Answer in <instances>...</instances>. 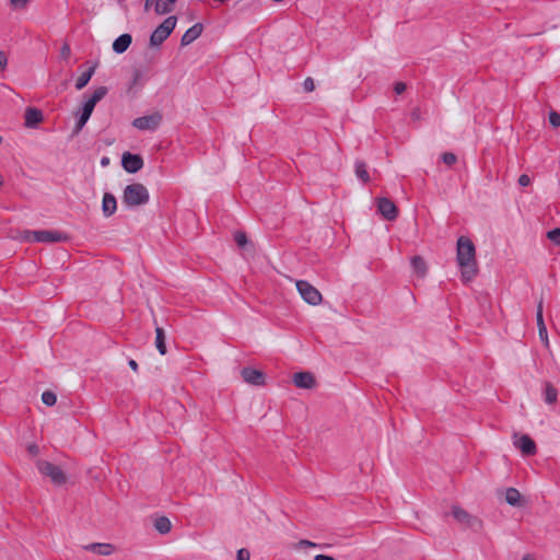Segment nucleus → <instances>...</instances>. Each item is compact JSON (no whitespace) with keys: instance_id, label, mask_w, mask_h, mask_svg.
<instances>
[{"instance_id":"39","label":"nucleus","mask_w":560,"mask_h":560,"mask_svg":"<svg viewBox=\"0 0 560 560\" xmlns=\"http://www.w3.org/2000/svg\"><path fill=\"white\" fill-rule=\"evenodd\" d=\"M8 65L7 55L3 51H0V71L4 70Z\"/></svg>"},{"instance_id":"9","label":"nucleus","mask_w":560,"mask_h":560,"mask_svg":"<svg viewBox=\"0 0 560 560\" xmlns=\"http://www.w3.org/2000/svg\"><path fill=\"white\" fill-rule=\"evenodd\" d=\"M121 165L127 173L135 174L143 167V160L139 154L125 152L121 156Z\"/></svg>"},{"instance_id":"51","label":"nucleus","mask_w":560,"mask_h":560,"mask_svg":"<svg viewBox=\"0 0 560 560\" xmlns=\"http://www.w3.org/2000/svg\"><path fill=\"white\" fill-rule=\"evenodd\" d=\"M2 142V137L0 136V143Z\"/></svg>"},{"instance_id":"7","label":"nucleus","mask_w":560,"mask_h":560,"mask_svg":"<svg viewBox=\"0 0 560 560\" xmlns=\"http://www.w3.org/2000/svg\"><path fill=\"white\" fill-rule=\"evenodd\" d=\"M161 121H162V115L160 113L155 112L151 115L141 116V117L133 119L132 126L135 128H137L138 130H142V131H145V130L155 131L159 128Z\"/></svg>"},{"instance_id":"5","label":"nucleus","mask_w":560,"mask_h":560,"mask_svg":"<svg viewBox=\"0 0 560 560\" xmlns=\"http://www.w3.org/2000/svg\"><path fill=\"white\" fill-rule=\"evenodd\" d=\"M37 468L42 475L49 477L55 485L60 486L66 482V476L59 466L40 460L37 463Z\"/></svg>"},{"instance_id":"8","label":"nucleus","mask_w":560,"mask_h":560,"mask_svg":"<svg viewBox=\"0 0 560 560\" xmlns=\"http://www.w3.org/2000/svg\"><path fill=\"white\" fill-rule=\"evenodd\" d=\"M68 240V235L63 232L55 230H39L34 234V242L36 243H58Z\"/></svg>"},{"instance_id":"31","label":"nucleus","mask_w":560,"mask_h":560,"mask_svg":"<svg viewBox=\"0 0 560 560\" xmlns=\"http://www.w3.org/2000/svg\"><path fill=\"white\" fill-rule=\"evenodd\" d=\"M37 233V231H31V230H24L20 233V236L19 238L23 242H30V243H35L34 242V234Z\"/></svg>"},{"instance_id":"45","label":"nucleus","mask_w":560,"mask_h":560,"mask_svg":"<svg viewBox=\"0 0 560 560\" xmlns=\"http://www.w3.org/2000/svg\"><path fill=\"white\" fill-rule=\"evenodd\" d=\"M140 78H141V73L136 71L133 79H132V84H137L139 82Z\"/></svg>"},{"instance_id":"38","label":"nucleus","mask_w":560,"mask_h":560,"mask_svg":"<svg viewBox=\"0 0 560 560\" xmlns=\"http://www.w3.org/2000/svg\"><path fill=\"white\" fill-rule=\"evenodd\" d=\"M530 177L527 175V174H522L520 177H518V184L520 186L522 187H526L530 184Z\"/></svg>"},{"instance_id":"20","label":"nucleus","mask_w":560,"mask_h":560,"mask_svg":"<svg viewBox=\"0 0 560 560\" xmlns=\"http://www.w3.org/2000/svg\"><path fill=\"white\" fill-rule=\"evenodd\" d=\"M177 0H153L154 11L158 15H164L173 11Z\"/></svg>"},{"instance_id":"14","label":"nucleus","mask_w":560,"mask_h":560,"mask_svg":"<svg viewBox=\"0 0 560 560\" xmlns=\"http://www.w3.org/2000/svg\"><path fill=\"white\" fill-rule=\"evenodd\" d=\"M202 24L196 23L191 27H189L184 35L182 36L180 44L182 46H187L195 42L202 33Z\"/></svg>"},{"instance_id":"15","label":"nucleus","mask_w":560,"mask_h":560,"mask_svg":"<svg viewBox=\"0 0 560 560\" xmlns=\"http://www.w3.org/2000/svg\"><path fill=\"white\" fill-rule=\"evenodd\" d=\"M85 550L101 555V556H109L114 552L115 547L112 544L107 542H93L85 545L83 547Z\"/></svg>"},{"instance_id":"22","label":"nucleus","mask_w":560,"mask_h":560,"mask_svg":"<svg viewBox=\"0 0 560 560\" xmlns=\"http://www.w3.org/2000/svg\"><path fill=\"white\" fill-rule=\"evenodd\" d=\"M154 528L161 535L168 534L172 529V523L166 516H159L154 520Z\"/></svg>"},{"instance_id":"13","label":"nucleus","mask_w":560,"mask_h":560,"mask_svg":"<svg viewBox=\"0 0 560 560\" xmlns=\"http://www.w3.org/2000/svg\"><path fill=\"white\" fill-rule=\"evenodd\" d=\"M293 383L299 388L310 389L315 385V378L310 372H298L293 375Z\"/></svg>"},{"instance_id":"4","label":"nucleus","mask_w":560,"mask_h":560,"mask_svg":"<svg viewBox=\"0 0 560 560\" xmlns=\"http://www.w3.org/2000/svg\"><path fill=\"white\" fill-rule=\"evenodd\" d=\"M177 23V18L174 15L167 16L151 34V46H161L163 42L172 34Z\"/></svg>"},{"instance_id":"2","label":"nucleus","mask_w":560,"mask_h":560,"mask_svg":"<svg viewBox=\"0 0 560 560\" xmlns=\"http://www.w3.org/2000/svg\"><path fill=\"white\" fill-rule=\"evenodd\" d=\"M108 90L106 86H98L91 96H89L82 105L80 116L75 122L74 133H79L90 119L94 107L106 94Z\"/></svg>"},{"instance_id":"11","label":"nucleus","mask_w":560,"mask_h":560,"mask_svg":"<svg viewBox=\"0 0 560 560\" xmlns=\"http://www.w3.org/2000/svg\"><path fill=\"white\" fill-rule=\"evenodd\" d=\"M377 210L387 220H395L398 215V210L395 203L388 198L377 199Z\"/></svg>"},{"instance_id":"23","label":"nucleus","mask_w":560,"mask_h":560,"mask_svg":"<svg viewBox=\"0 0 560 560\" xmlns=\"http://www.w3.org/2000/svg\"><path fill=\"white\" fill-rule=\"evenodd\" d=\"M355 175L363 183H368L370 180V175L366 170V164L363 161H355L354 164Z\"/></svg>"},{"instance_id":"19","label":"nucleus","mask_w":560,"mask_h":560,"mask_svg":"<svg viewBox=\"0 0 560 560\" xmlns=\"http://www.w3.org/2000/svg\"><path fill=\"white\" fill-rule=\"evenodd\" d=\"M43 120V113L37 108H27L25 112V126L36 127Z\"/></svg>"},{"instance_id":"17","label":"nucleus","mask_w":560,"mask_h":560,"mask_svg":"<svg viewBox=\"0 0 560 560\" xmlns=\"http://www.w3.org/2000/svg\"><path fill=\"white\" fill-rule=\"evenodd\" d=\"M542 399L547 405H555L558 400V389L550 382L544 383Z\"/></svg>"},{"instance_id":"42","label":"nucleus","mask_w":560,"mask_h":560,"mask_svg":"<svg viewBox=\"0 0 560 560\" xmlns=\"http://www.w3.org/2000/svg\"><path fill=\"white\" fill-rule=\"evenodd\" d=\"M299 546H300V547H312V548H316V547H318V545H317V544H315V542H313V541H310V540H306V539H302V540H300Z\"/></svg>"},{"instance_id":"47","label":"nucleus","mask_w":560,"mask_h":560,"mask_svg":"<svg viewBox=\"0 0 560 560\" xmlns=\"http://www.w3.org/2000/svg\"><path fill=\"white\" fill-rule=\"evenodd\" d=\"M108 163H109V159L107 156L102 158V160H101L102 166H106V165H108Z\"/></svg>"},{"instance_id":"41","label":"nucleus","mask_w":560,"mask_h":560,"mask_svg":"<svg viewBox=\"0 0 560 560\" xmlns=\"http://www.w3.org/2000/svg\"><path fill=\"white\" fill-rule=\"evenodd\" d=\"M410 116H411V119L412 120H420L421 119V110L420 108H413L410 113Z\"/></svg>"},{"instance_id":"12","label":"nucleus","mask_w":560,"mask_h":560,"mask_svg":"<svg viewBox=\"0 0 560 560\" xmlns=\"http://www.w3.org/2000/svg\"><path fill=\"white\" fill-rule=\"evenodd\" d=\"M241 375L243 380L250 385L261 386L265 384V374L259 370L253 368H243Z\"/></svg>"},{"instance_id":"32","label":"nucleus","mask_w":560,"mask_h":560,"mask_svg":"<svg viewBox=\"0 0 560 560\" xmlns=\"http://www.w3.org/2000/svg\"><path fill=\"white\" fill-rule=\"evenodd\" d=\"M234 240L240 247H244L247 244V236L244 232H236L234 234Z\"/></svg>"},{"instance_id":"48","label":"nucleus","mask_w":560,"mask_h":560,"mask_svg":"<svg viewBox=\"0 0 560 560\" xmlns=\"http://www.w3.org/2000/svg\"><path fill=\"white\" fill-rule=\"evenodd\" d=\"M28 451H30L32 454H36V453H37V451H38V448H37V446H36V445H31V446L28 447Z\"/></svg>"},{"instance_id":"18","label":"nucleus","mask_w":560,"mask_h":560,"mask_svg":"<svg viewBox=\"0 0 560 560\" xmlns=\"http://www.w3.org/2000/svg\"><path fill=\"white\" fill-rule=\"evenodd\" d=\"M132 42V37L130 34H121L120 36H118L114 43H113V50L116 52V54H122L125 52L128 47L130 46Z\"/></svg>"},{"instance_id":"37","label":"nucleus","mask_w":560,"mask_h":560,"mask_svg":"<svg viewBox=\"0 0 560 560\" xmlns=\"http://www.w3.org/2000/svg\"><path fill=\"white\" fill-rule=\"evenodd\" d=\"M303 88L306 92H312L315 89V84L312 78H306L303 82Z\"/></svg>"},{"instance_id":"26","label":"nucleus","mask_w":560,"mask_h":560,"mask_svg":"<svg viewBox=\"0 0 560 560\" xmlns=\"http://www.w3.org/2000/svg\"><path fill=\"white\" fill-rule=\"evenodd\" d=\"M521 493L515 488H509L505 492V501L512 505L517 506L520 504Z\"/></svg>"},{"instance_id":"43","label":"nucleus","mask_w":560,"mask_h":560,"mask_svg":"<svg viewBox=\"0 0 560 560\" xmlns=\"http://www.w3.org/2000/svg\"><path fill=\"white\" fill-rule=\"evenodd\" d=\"M314 560H336L334 557L327 555H317Z\"/></svg>"},{"instance_id":"24","label":"nucleus","mask_w":560,"mask_h":560,"mask_svg":"<svg viewBox=\"0 0 560 560\" xmlns=\"http://www.w3.org/2000/svg\"><path fill=\"white\" fill-rule=\"evenodd\" d=\"M94 73V68H90L86 71L82 72L75 81V89L82 90L91 80Z\"/></svg>"},{"instance_id":"29","label":"nucleus","mask_w":560,"mask_h":560,"mask_svg":"<svg viewBox=\"0 0 560 560\" xmlns=\"http://www.w3.org/2000/svg\"><path fill=\"white\" fill-rule=\"evenodd\" d=\"M42 401L46 405V406H54L56 402H57V396L55 393H52L51 390H45L43 394H42Z\"/></svg>"},{"instance_id":"25","label":"nucleus","mask_w":560,"mask_h":560,"mask_svg":"<svg viewBox=\"0 0 560 560\" xmlns=\"http://www.w3.org/2000/svg\"><path fill=\"white\" fill-rule=\"evenodd\" d=\"M452 514H453L454 518L456 521H458L459 523L468 524V525L470 524V520H471L470 515L462 508L454 506L452 509Z\"/></svg>"},{"instance_id":"46","label":"nucleus","mask_w":560,"mask_h":560,"mask_svg":"<svg viewBox=\"0 0 560 560\" xmlns=\"http://www.w3.org/2000/svg\"><path fill=\"white\" fill-rule=\"evenodd\" d=\"M152 1L153 0H145V2H144V11L148 12L150 10V8L152 7Z\"/></svg>"},{"instance_id":"10","label":"nucleus","mask_w":560,"mask_h":560,"mask_svg":"<svg viewBox=\"0 0 560 560\" xmlns=\"http://www.w3.org/2000/svg\"><path fill=\"white\" fill-rule=\"evenodd\" d=\"M514 445L522 452L523 455L525 456H533L536 454L537 452V447H536V444L534 442V440L527 435V434H523V435H514Z\"/></svg>"},{"instance_id":"35","label":"nucleus","mask_w":560,"mask_h":560,"mask_svg":"<svg viewBox=\"0 0 560 560\" xmlns=\"http://www.w3.org/2000/svg\"><path fill=\"white\" fill-rule=\"evenodd\" d=\"M549 122L553 127H559L560 126V115L556 112H550L549 113Z\"/></svg>"},{"instance_id":"3","label":"nucleus","mask_w":560,"mask_h":560,"mask_svg":"<svg viewBox=\"0 0 560 560\" xmlns=\"http://www.w3.org/2000/svg\"><path fill=\"white\" fill-rule=\"evenodd\" d=\"M149 198L147 187L140 183L127 185L124 189L122 201L129 207L145 205Z\"/></svg>"},{"instance_id":"28","label":"nucleus","mask_w":560,"mask_h":560,"mask_svg":"<svg viewBox=\"0 0 560 560\" xmlns=\"http://www.w3.org/2000/svg\"><path fill=\"white\" fill-rule=\"evenodd\" d=\"M155 332H156L155 345H156L159 352L163 355L166 353L164 331L162 328L158 327L155 329Z\"/></svg>"},{"instance_id":"49","label":"nucleus","mask_w":560,"mask_h":560,"mask_svg":"<svg viewBox=\"0 0 560 560\" xmlns=\"http://www.w3.org/2000/svg\"><path fill=\"white\" fill-rule=\"evenodd\" d=\"M69 51H70L69 47H68L67 45H66V46H63V48H62V52H63V54H68Z\"/></svg>"},{"instance_id":"16","label":"nucleus","mask_w":560,"mask_h":560,"mask_svg":"<svg viewBox=\"0 0 560 560\" xmlns=\"http://www.w3.org/2000/svg\"><path fill=\"white\" fill-rule=\"evenodd\" d=\"M117 209V201L114 195L106 192L103 196L102 200V211L104 217L109 218L112 217Z\"/></svg>"},{"instance_id":"36","label":"nucleus","mask_w":560,"mask_h":560,"mask_svg":"<svg viewBox=\"0 0 560 560\" xmlns=\"http://www.w3.org/2000/svg\"><path fill=\"white\" fill-rule=\"evenodd\" d=\"M249 559H250V553L247 549L241 548L237 551L236 560H249Z\"/></svg>"},{"instance_id":"6","label":"nucleus","mask_w":560,"mask_h":560,"mask_svg":"<svg viewBox=\"0 0 560 560\" xmlns=\"http://www.w3.org/2000/svg\"><path fill=\"white\" fill-rule=\"evenodd\" d=\"M296 289L301 298L311 305H318L322 302L320 292L305 280L296 281Z\"/></svg>"},{"instance_id":"1","label":"nucleus","mask_w":560,"mask_h":560,"mask_svg":"<svg viewBox=\"0 0 560 560\" xmlns=\"http://www.w3.org/2000/svg\"><path fill=\"white\" fill-rule=\"evenodd\" d=\"M456 262L463 282H470L478 273L476 247L467 236H459L456 242Z\"/></svg>"},{"instance_id":"44","label":"nucleus","mask_w":560,"mask_h":560,"mask_svg":"<svg viewBox=\"0 0 560 560\" xmlns=\"http://www.w3.org/2000/svg\"><path fill=\"white\" fill-rule=\"evenodd\" d=\"M128 364H129V366L131 368V370H133L135 372H137V371H138L139 365H138V363H137L135 360H132V359H131V360H129Z\"/></svg>"},{"instance_id":"27","label":"nucleus","mask_w":560,"mask_h":560,"mask_svg":"<svg viewBox=\"0 0 560 560\" xmlns=\"http://www.w3.org/2000/svg\"><path fill=\"white\" fill-rule=\"evenodd\" d=\"M411 266L413 270L419 273L420 276H424L427 271L425 261L420 256H413L411 258Z\"/></svg>"},{"instance_id":"33","label":"nucleus","mask_w":560,"mask_h":560,"mask_svg":"<svg viewBox=\"0 0 560 560\" xmlns=\"http://www.w3.org/2000/svg\"><path fill=\"white\" fill-rule=\"evenodd\" d=\"M547 236L555 244L560 245V229H553L547 233Z\"/></svg>"},{"instance_id":"34","label":"nucleus","mask_w":560,"mask_h":560,"mask_svg":"<svg viewBox=\"0 0 560 560\" xmlns=\"http://www.w3.org/2000/svg\"><path fill=\"white\" fill-rule=\"evenodd\" d=\"M442 161L447 165H453L456 162V155L452 152H445L441 156Z\"/></svg>"},{"instance_id":"30","label":"nucleus","mask_w":560,"mask_h":560,"mask_svg":"<svg viewBox=\"0 0 560 560\" xmlns=\"http://www.w3.org/2000/svg\"><path fill=\"white\" fill-rule=\"evenodd\" d=\"M13 10H24L30 3V0H9Z\"/></svg>"},{"instance_id":"50","label":"nucleus","mask_w":560,"mask_h":560,"mask_svg":"<svg viewBox=\"0 0 560 560\" xmlns=\"http://www.w3.org/2000/svg\"><path fill=\"white\" fill-rule=\"evenodd\" d=\"M522 560H534V559H533V558H530V557H528V556H526V557H524Z\"/></svg>"},{"instance_id":"21","label":"nucleus","mask_w":560,"mask_h":560,"mask_svg":"<svg viewBox=\"0 0 560 560\" xmlns=\"http://www.w3.org/2000/svg\"><path fill=\"white\" fill-rule=\"evenodd\" d=\"M536 318H537V327H538L539 336L547 343L548 336H547V328H546V325L544 323V317H542V301H540L538 303Z\"/></svg>"},{"instance_id":"40","label":"nucleus","mask_w":560,"mask_h":560,"mask_svg":"<svg viewBox=\"0 0 560 560\" xmlns=\"http://www.w3.org/2000/svg\"><path fill=\"white\" fill-rule=\"evenodd\" d=\"M394 91L397 94H401L402 92L406 91V84L404 82H397L394 86Z\"/></svg>"}]
</instances>
